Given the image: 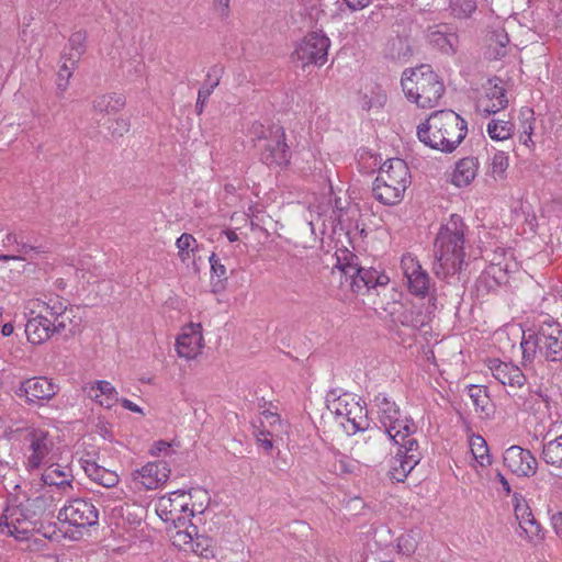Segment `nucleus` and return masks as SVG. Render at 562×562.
Segmentation results:
<instances>
[{"mask_svg":"<svg viewBox=\"0 0 562 562\" xmlns=\"http://www.w3.org/2000/svg\"><path fill=\"white\" fill-rule=\"evenodd\" d=\"M521 407L529 413H542L549 408V397L540 389L529 391L528 395L522 398Z\"/></svg>","mask_w":562,"mask_h":562,"instance_id":"f704fd0d","label":"nucleus"},{"mask_svg":"<svg viewBox=\"0 0 562 562\" xmlns=\"http://www.w3.org/2000/svg\"><path fill=\"white\" fill-rule=\"evenodd\" d=\"M169 475L170 468L167 462H147L132 473V481L139 491H151L161 487Z\"/></svg>","mask_w":562,"mask_h":562,"instance_id":"ddd939ff","label":"nucleus"},{"mask_svg":"<svg viewBox=\"0 0 562 562\" xmlns=\"http://www.w3.org/2000/svg\"><path fill=\"white\" fill-rule=\"evenodd\" d=\"M260 424L262 429L256 432V438L262 449L269 452L273 448L272 437L278 435V428H282L281 419L276 413L263 412L261 414Z\"/></svg>","mask_w":562,"mask_h":562,"instance_id":"cd10ccee","label":"nucleus"},{"mask_svg":"<svg viewBox=\"0 0 562 562\" xmlns=\"http://www.w3.org/2000/svg\"><path fill=\"white\" fill-rule=\"evenodd\" d=\"M337 272L340 274V285L350 289L355 293H366L368 291L367 284L363 282L364 277L361 273V267L353 261L341 263L338 258L336 266Z\"/></svg>","mask_w":562,"mask_h":562,"instance_id":"5701e85b","label":"nucleus"},{"mask_svg":"<svg viewBox=\"0 0 562 562\" xmlns=\"http://www.w3.org/2000/svg\"><path fill=\"white\" fill-rule=\"evenodd\" d=\"M231 0H214V9L222 16H225L228 12Z\"/></svg>","mask_w":562,"mask_h":562,"instance_id":"69168bd1","label":"nucleus"},{"mask_svg":"<svg viewBox=\"0 0 562 562\" xmlns=\"http://www.w3.org/2000/svg\"><path fill=\"white\" fill-rule=\"evenodd\" d=\"M428 42L445 54H454L459 43L457 33L447 25H438L428 30Z\"/></svg>","mask_w":562,"mask_h":562,"instance_id":"bb28decb","label":"nucleus"},{"mask_svg":"<svg viewBox=\"0 0 562 562\" xmlns=\"http://www.w3.org/2000/svg\"><path fill=\"white\" fill-rule=\"evenodd\" d=\"M189 551H192L193 553L205 559L213 558L214 553L212 548V539L203 535H198L196 532Z\"/></svg>","mask_w":562,"mask_h":562,"instance_id":"a19ab883","label":"nucleus"},{"mask_svg":"<svg viewBox=\"0 0 562 562\" xmlns=\"http://www.w3.org/2000/svg\"><path fill=\"white\" fill-rule=\"evenodd\" d=\"M223 72L224 67L222 65H214L209 69L204 83L198 92V99L195 103L198 114L203 112L205 102L214 89L220 85Z\"/></svg>","mask_w":562,"mask_h":562,"instance_id":"c756f323","label":"nucleus"},{"mask_svg":"<svg viewBox=\"0 0 562 562\" xmlns=\"http://www.w3.org/2000/svg\"><path fill=\"white\" fill-rule=\"evenodd\" d=\"M15 252L14 256H22L24 257L23 260H26L27 258H32L31 254H40L42 250L40 247L30 246L20 240V245L15 246Z\"/></svg>","mask_w":562,"mask_h":562,"instance_id":"13d9d810","label":"nucleus"},{"mask_svg":"<svg viewBox=\"0 0 562 562\" xmlns=\"http://www.w3.org/2000/svg\"><path fill=\"white\" fill-rule=\"evenodd\" d=\"M211 265V278L212 282L215 286L223 288L225 281L227 280V270L226 267L222 263L221 259L212 254L209 258Z\"/></svg>","mask_w":562,"mask_h":562,"instance_id":"79ce46f5","label":"nucleus"},{"mask_svg":"<svg viewBox=\"0 0 562 562\" xmlns=\"http://www.w3.org/2000/svg\"><path fill=\"white\" fill-rule=\"evenodd\" d=\"M465 224L461 216L452 214L441 225L435 240V267L437 276L448 277L460 271L464 261Z\"/></svg>","mask_w":562,"mask_h":562,"instance_id":"f03ea898","label":"nucleus"},{"mask_svg":"<svg viewBox=\"0 0 562 562\" xmlns=\"http://www.w3.org/2000/svg\"><path fill=\"white\" fill-rule=\"evenodd\" d=\"M81 318L75 315L72 307H67L55 319H52L53 330L55 334L68 333L75 335L79 330Z\"/></svg>","mask_w":562,"mask_h":562,"instance_id":"2f4dec72","label":"nucleus"},{"mask_svg":"<svg viewBox=\"0 0 562 562\" xmlns=\"http://www.w3.org/2000/svg\"><path fill=\"white\" fill-rule=\"evenodd\" d=\"M79 463L83 469L85 473L95 483L104 486V487H114L120 477L115 471L108 470L101 465H99L90 454L86 457L82 456L79 459Z\"/></svg>","mask_w":562,"mask_h":562,"instance_id":"393cba45","label":"nucleus"},{"mask_svg":"<svg viewBox=\"0 0 562 562\" xmlns=\"http://www.w3.org/2000/svg\"><path fill=\"white\" fill-rule=\"evenodd\" d=\"M401 268L411 293L426 296L430 289V278L419 261L412 254H405L401 259Z\"/></svg>","mask_w":562,"mask_h":562,"instance_id":"2eb2a0df","label":"nucleus"},{"mask_svg":"<svg viewBox=\"0 0 562 562\" xmlns=\"http://www.w3.org/2000/svg\"><path fill=\"white\" fill-rule=\"evenodd\" d=\"M176 347L179 357L194 359L203 347L202 326L195 323L186 326L177 338Z\"/></svg>","mask_w":562,"mask_h":562,"instance_id":"6ab92c4d","label":"nucleus"},{"mask_svg":"<svg viewBox=\"0 0 562 562\" xmlns=\"http://www.w3.org/2000/svg\"><path fill=\"white\" fill-rule=\"evenodd\" d=\"M509 166L508 156L505 151L494 154L491 161V175L495 180L504 179L505 172Z\"/></svg>","mask_w":562,"mask_h":562,"instance_id":"a18cd8bd","label":"nucleus"},{"mask_svg":"<svg viewBox=\"0 0 562 562\" xmlns=\"http://www.w3.org/2000/svg\"><path fill=\"white\" fill-rule=\"evenodd\" d=\"M31 317L25 325L27 340L33 345H40L48 340L55 333L53 330L52 319L40 313Z\"/></svg>","mask_w":562,"mask_h":562,"instance_id":"b1692460","label":"nucleus"},{"mask_svg":"<svg viewBox=\"0 0 562 562\" xmlns=\"http://www.w3.org/2000/svg\"><path fill=\"white\" fill-rule=\"evenodd\" d=\"M83 394L104 408H112L119 401L115 387L105 380L88 382L82 386Z\"/></svg>","mask_w":562,"mask_h":562,"instance_id":"aec40b11","label":"nucleus"},{"mask_svg":"<svg viewBox=\"0 0 562 562\" xmlns=\"http://www.w3.org/2000/svg\"><path fill=\"white\" fill-rule=\"evenodd\" d=\"M479 161L475 157H465L456 164L451 182L459 188L467 187L476 177Z\"/></svg>","mask_w":562,"mask_h":562,"instance_id":"c85d7f7f","label":"nucleus"},{"mask_svg":"<svg viewBox=\"0 0 562 562\" xmlns=\"http://www.w3.org/2000/svg\"><path fill=\"white\" fill-rule=\"evenodd\" d=\"M508 105L506 88L502 79H488L485 94L477 102V110L486 115L495 114Z\"/></svg>","mask_w":562,"mask_h":562,"instance_id":"a211bd4d","label":"nucleus"},{"mask_svg":"<svg viewBox=\"0 0 562 562\" xmlns=\"http://www.w3.org/2000/svg\"><path fill=\"white\" fill-rule=\"evenodd\" d=\"M376 89H378V92L375 93V98L370 99L369 101H364L362 103V109L370 111L373 108H380L383 105V103L386 100V95L384 93H382L379 88H376Z\"/></svg>","mask_w":562,"mask_h":562,"instance_id":"052dcab7","label":"nucleus"},{"mask_svg":"<svg viewBox=\"0 0 562 562\" xmlns=\"http://www.w3.org/2000/svg\"><path fill=\"white\" fill-rule=\"evenodd\" d=\"M0 528L3 533L23 541L33 536L35 524L20 507L14 506L5 509L0 518Z\"/></svg>","mask_w":562,"mask_h":562,"instance_id":"4468645a","label":"nucleus"},{"mask_svg":"<svg viewBox=\"0 0 562 562\" xmlns=\"http://www.w3.org/2000/svg\"><path fill=\"white\" fill-rule=\"evenodd\" d=\"M361 270H362L361 273L364 277L363 282L367 284L368 291L375 286H384L390 281V278L385 273L380 272L374 268L366 269V268L361 267Z\"/></svg>","mask_w":562,"mask_h":562,"instance_id":"c03bdc74","label":"nucleus"},{"mask_svg":"<svg viewBox=\"0 0 562 562\" xmlns=\"http://www.w3.org/2000/svg\"><path fill=\"white\" fill-rule=\"evenodd\" d=\"M58 519L76 527H91L99 522V510L90 501L72 498L60 508Z\"/></svg>","mask_w":562,"mask_h":562,"instance_id":"f8f14e48","label":"nucleus"},{"mask_svg":"<svg viewBox=\"0 0 562 562\" xmlns=\"http://www.w3.org/2000/svg\"><path fill=\"white\" fill-rule=\"evenodd\" d=\"M525 383L526 376L521 369L516 364H513V370L508 372L506 382L503 385H508L510 387H521Z\"/></svg>","mask_w":562,"mask_h":562,"instance_id":"5fc2aeb1","label":"nucleus"},{"mask_svg":"<svg viewBox=\"0 0 562 562\" xmlns=\"http://www.w3.org/2000/svg\"><path fill=\"white\" fill-rule=\"evenodd\" d=\"M290 151L285 143V132L282 126L272 125L270 136L261 148V160L267 165H285L289 162Z\"/></svg>","mask_w":562,"mask_h":562,"instance_id":"dca6fc26","label":"nucleus"},{"mask_svg":"<svg viewBox=\"0 0 562 562\" xmlns=\"http://www.w3.org/2000/svg\"><path fill=\"white\" fill-rule=\"evenodd\" d=\"M469 445L473 458L480 465L484 467L491 463L488 447L483 437L480 435L472 436Z\"/></svg>","mask_w":562,"mask_h":562,"instance_id":"58836bf2","label":"nucleus"},{"mask_svg":"<svg viewBox=\"0 0 562 562\" xmlns=\"http://www.w3.org/2000/svg\"><path fill=\"white\" fill-rule=\"evenodd\" d=\"M173 453L172 443L165 440L155 441L149 449V454L156 458H170Z\"/></svg>","mask_w":562,"mask_h":562,"instance_id":"603ef678","label":"nucleus"},{"mask_svg":"<svg viewBox=\"0 0 562 562\" xmlns=\"http://www.w3.org/2000/svg\"><path fill=\"white\" fill-rule=\"evenodd\" d=\"M182 497H184V491H175L167 495L161 496L156 505V512L164 521H171L179 526L186 525L191 518H184L179 515V506Z\"/></svg>","mask_w":562,"mask_h":562,"instance_id":"412c9836","label":"nucleus"},{"mask_svg":"<svg viewBox=\"0 0 562 562\" xmlns=\"http://www.w3.org/2000/svg\"><path fill=\"white\" fill-rule=\"evenodd\" d=\"M514 513L519 527L527 538L532 539L540 533V525L536 521L527 502L518 494L513 496Z\"/></svg>","mask_w":562,"mask_h":562,"instance_id":"a878e982","label":"nucleus"},{"mask_svg":"<svg viewBox=\"0 0 562 562\" xmlns=\"http://www.w3.org/2000/svg\"><path fill=\"white\" fill-rule=\"evenodd\" d=\"M334 467L339 474H351L359 469V463L345 454H339Z\"/></svg>","mask_w":562,"mask_h":562,"instance_id":"09e8293b","label":"nucleus"},{"mask_svg":"<svg viewBox=\"0 0 562 562\" xmlns=\"http://www.w3.org/2000/svg\"><path fill=\"white\" fill-rule=\"evenodd\" d=\"M504 465L518 476H531L537 471V459L519 446L507 448L503 454Z\"/></svg>","mask_w":562,"mask_h":562,"instance_id":"f3484780","label":"nucleus"},{"mask_svg":"<svg viewBox=\"0 0 562 562\" xmlns=\"http://www.w3.org/2000/svg\"><path fill=\"white\" fill-rule=\"evenodd\" d=\"M398 447L396 454L391 460L389 476L392 481L401 483L420 462L422 452L416 439H408Z\"/></svg>","mask_w":562,"mask_h":562,"instance_id":"9d476101","label":"nucleus"},{"mask_svg":"<svg viewBox=\"0 0 562 562\" xmlns=\"http://www.w3.org/2000/svg\"><path fill=\"white\" fill-rule=\"evenodd\" d=\"M373 402L384 432L395 445L402 446L408 439H414L412 436L417 430L416 424L394 401L386 394L379 393Z\"/></svg>","mask_w":562,"mask_h":562,"instance_id":"0eeeda50","label":"nucleus"},{"mask_svg":"<svg viewBox=\"0 0 562 562\" xmlns=\"http://www.w3.org/2000/svg\"><path fill=\"white\" fill-rule=\"evenodd\" d=\"M401 85L406 98L424 109L436 106L445 92L443 83L429 65L406 69Z\"/></svg>","mask_w":562,"mask_h":562,"instance_id":"7ed1b4c3","label":"nucleus"},{"mask_svg":"<svg viewBox=\"0 0 562 562\" xmlns=\"http://www.w3.org/2000/svg\"><path fill=\"white\" fill-rule=\"evenodd\" d=\"M467 122L452 110L436 111L418 125L417 137L426 146L452 153L467 136Z\"/></svg>","mask_w":562,"mask_h":562,"instance_id":"f257e3e1","label":"nucleus"},{"mask_svg":"<svg viewBox=\"0 0 562 562\" xmlns=\"http://www.w3.org/2000/svg\"><path fill=\"white\" fill-rule=\"evenodd\" d=\"M42 471L41 480L45 485L56 486L65 494L74 490L72 475L67 467H63L53 461L45 465Z\"/></svg>","mask_w":562,"mask_h":562,"instance_id":"4be33fe9","label":"nucleus"},{"mask_svg":"<svg viewBox=\"0 0 562 562\" xmlns=\"http://www.w3.org/2000/svg\"><path fill=\"white\" fill-rule=\"evenodd\" d=\"M508 43V37L506 34L499 33L494 34L490 38V43L486 49V57L490 59H501L506 55V45Z\"/></svg>","mask_w":562,"mask_h":562,"instance_id":"ea45409f","label":"nucleus"},{"mask_svg":"<svg viewBox=\"0 0 562 562\" xmlns=\"http://www.w3.org/2000/svg\"><path fill=\"white\" fill-rule=\"evenodd\" d=\"M490 369L492 371L493 376L504 384L507 379V374L510 370H513V363L502 362L498 359L491 360Z\"/></svg>","mask_w":562,"mask_h":562,"instance_id":"8fccbe9b","label":"nucleus"},{"mask_svg":"<svg viewBox=\"0 0 562 562\" xmlns=\"http://www.w3.org/2000/svg\"><path fill=\"white\" fill-rule=\"evenodd\" d=\"M521 116L524 117L522 124H521V132L525 134L532 135L533 133V111L530 109H527L521 112Z\"/></svg>","mask_w":562,"mask_h":562,"instance_id":"bf43d9fd","label":"nucleus"},{"mask_svg":"<svg viewBox=\"0 0 562 562\" xmlns=\"http://www.w3.org/2000/svg\"><path fill=\"white\" fill-rule=\"evenodd\" d=\"M329 46L330 41L326 35L312 32L297 44L294 56L303 66H323L327 61Z\"/></svg>","mask_w":562,"mask_h":562,"instance_id":"9b49d317","label":"nucleus"},{"mask_svg":"<svg viewBox=\"0 0 562 562\" xmlns=\"http://www.w3.org/2000/svg\"><path fill=\"white\" fill-rule=\"evenodd\" d=\"M78 61H72L67 58L60 66L57 78V87L60 91H65L68 87L69 79L72 76V71L76 68Z\"/></svg>","mask_w":562,"mask_h":562,"instance_id":"de8ad7c7","label":"nucleus"},{"mask_svg":"<svg viewBox=\"0 0 562 562\" xmlns=\"http://www.w3.org/2000/svg\"><path fill=\"white\" fill-rule=\"evenodd\" d=\"M551 522L555 532L562 537V510L552 515Z\"/></svg>","mask_w":562,"mask_h":562,"instance_id":"338daca9","label":"nucleus"},{"mask_svg":"<svg viewBox=\"0 0 562 562\" xmlns=\"http://www.w3.org/2000/svg\"><path fill=\"white\" fill-rule=\"evenodd\" d=\"M349 10L359 11L370 5L373 0H342Z\"/></svg>","mask_w":562,"mask_h":562,"instance_id":"e2e57ef3","label":"nucleus"},{"mask_svg":"<svg viewBox=\"0 0 562 562\" xmlns=\"http://www.w3.org/2000/svg\"><path fill=\"white\" fill-rule=\"evenodd\" d=\"M542 460L557 469H562V434L542 447Z\"/></svg>","mask_w":562,"mask_h":562,"instance_id":"72a5a7b5","label":"nucleus"},{"mask_svg":"<svg viewBox=\"0 0 562 562\" xmlns=\"http://www.w3.org/2000/svg\"><path fill=\"white\" fill-rule=\"evenodd\" d=\"M126 100L122 93H105L97 95L92 101V108L98 113L112 114L125 106Z\"/></svg>","mask_w":562,"mask_h":562,"instance_id":"7c9ffc66","label":"nucleus"},{"mask_svg":"<svg viewBox=\"0 0 562 562\" xmlns=\"http://www.w3.org/2000/svg\"><path fill=\"white\" fill-rule=\"evenodd\" d=\"M411 183V173L406 162L400 158L386 160L373 182V196L385 205L400 203Z\"/></svg>","mask_w":562,"mask_h":562,"instance_id":"20e7f679","label":"nucleus"},{"mask_svg":"<svg viewBox=\"0 0 562 562\" xmlns=\"http://www.w3.org/2000/svg\"><path fill=\"white\" fill-rule=\"evenodd\" d=\"M20 245V240L16 234L8 233L2 239V246L4 248L15 247Z\"/></svg>","mask_w":562,"mask_h":562,"instance_id":"0e129e2a","label":"nucleus"},{"mask_svg":"<svg viewBox=\"0 0 562 562\" xmlns=\"http://www.w3.org/2000/svg\"><path fill=\"white\" fill-rule=\"evenodd\" d=\"M86 34L83 32H76L69 38V60L79 61L85 50Z\"/></svg>","mask_w":562,"mask_h":562,"instance_id":"49530a36","label":"nucleus"},{"mask_svg":"<svg viewBox=\"0 0 562 562\" xmlns=\"http://www.w3.org/2000/svg\"><path fill=\"white\" fill-rule=\"evenodd\" d=\"M328 409L340 419L348 434L363 431L369 426L368 412L350 393L327 401Z\"/></svg>","mask_w":562,"mask_h":562,"instance_id":"6e6552de","label":"nucleus"},{"mask_svg":"<svg viewBox=\"0 0 562 562\" xmlns=\"http://www.w3.org/2000/svg\"><path fill=\"white\" fill-rule=\"evenodd\" d=\"M328 210H329L328 206H326V207H323L321 205L312 206L310 209V213H311L310 225L313 226L315 220L318 221V220H322L323 217H325L327 215Z\"/></svg>","mask_w":562,"mask_h":562,"instance_id":"680f3d73","label":"nucleus"},{"mask_svg":"<svg viewBox=\"0 0 562 562\" xmlns=\"http://www.w3.org/2000/svg\"><path fill=\"white\" fill-rule=\"evenodd\" d=\"M270 131L271 126L266 127L263 124L255 122L249 128V135L251 136L252 140H267L270 136Z\"/></svg>","mask_w":562,"mask_h":562,"instance_id":"4d7b16f0","label":"nucleus"},{"mask_svg":"<svg viewBox=\"0 0 562 562\" xmlns=\"http://www.w3.org/2000/svg\"><path fill=\"white\" fill-rule=\"evenodd\" d=\"M486 131L492 139L506 140L512 136L514 125L509 121L494 119L488 122Z\"/></svg>","mask_w":562,"mask_h":562,"instance_id":"e433bc0d","label":"nucleus"},{"mask_svg":"<svg viewBox=\"0 0 562 562\" xmlns=\"http://www.w3.org/2000/svg\"><path fill=\"white\" fill-rule=\"evenodd\" d=\"M469 394L476 409L484 411L485 404L487 403L485 390L480 386L472 385L469 390Z\"/></svg>","mask_w":562,"mask_h":562,"instance_id":"6e6d98bb","label":"nucleus"},{"mask_svg":"<svg viewBox=\"0 0 562 562\" xmlns=\"http://www.w3.org/2000/svg\"><path fill=\"white\" fill-rule=\"evenodd\" d=\"M452 14L458 19H467L476 10V0H450Z\"/></svg>","mask_w":562,"mask_h":562,"instance_id":"37998d69","label":"nucleus"},{"mask_svg":"<svg viewBox=\"0 0 562 562\" xmlns=\"http://www.w3.org/2000/svg\"><path fill=\"white\" fill-rule=\"evenodd\" d=\"M196 533V528L192 526V530H179L173 535V544L181 550L188 551L192 544L193 538Z\"/></svg>","mask_w":562,"mask_h":562,"instance_id":"3c124183","label":"nucleus"},{"mask_svg":"<svg viewBox=\"0 0 562 562\" xmlns=\"http://www.w3.org/2000/svg\"><path fill=\"white\" fill-rule=\"evenodd\" d=\"M520 347L525 367L537 358L562 361V330L558 326L547 325L541 326L538 331H524Z\"/></svg>","mask_w":562,"mask_h":562,"instance_id":"39448f33","label":"nucleus"},{"mask_svg":"<svg viewBox=\"0 0 562 562\" xmlns=\"http://www.w3.org/2000/svg\"><path fill=\"white\" fill-rule=\"evenodd\" d=\"M60 454L58 437L41 427L27 428L23 438V465L27 472L41 471Z\"/></svg>","mask_w":562,"mask_h":562,"instance_id":"423d86ee","label":"nucleus"},{"mask_svg":"<svg viewBox=\"0 0 562 562\" xmlns=\"http://www.w3.org/2000/svg\"><path fill=\"white\" fill-rule=\"evenodd\" d=\"M130 120L127 117L120 116L110 122L106 128L113 137H122L130 131Z\"/></svg>","mask_w":562,"mask_h":562,"instance_id":"864d4df0","label":"nucleus"},{"mask_svg":"<svg viewBox=\"0 0 562 562\" xmlns=\"http://www.w3.org/2000/svg\"><path fill=\"white\" fill-rule=\"evenodd\" d=\"M187 494L190 497L191 509L184 518H192L195 514H202L210 502L209 493L203 488H193Z\"/></svg>","mask_w":562,"mask_h":562,"instance_id":"4c0bfd02","label":"nucleus"},{"mask_svg":"<svg viewBox=\"0 0 562 562\" xmlns=\"http://www.w3.org/2000/svg\"><path fill=\"white\" fill-rule=\"evenodd\" d=\"M32 305L31 314L40 313V310H42L43 314L50 319H55L58 314L68 307L66 301L59 296H50L47 301L35 300Z\"/></svg>","mask_w":562,"mask_h":562,"instance_id":"473e14b6","label":"nucleus"},{"mask_svg":"<svg viewBox=\"0 0 562 562\" xmlns=\"http://www.w3.org/2000/svg\"><path fill=\"white\" fill-rule=\"evenodd\" d=\"M121 405L131 412L137 413V414H144L142 407H139L137 404L133 403L132 401L127 398H122L119 401Z\"/></svg>","mask_w":562,"mask_h":562,"instance_id":"774afa93","label":"nucleus"},{"mask_svg":"<svg viewBox=\"0 0 562 562\" xmlns=\"http://www.w3.org/2000/svg\"><path fill=\"white\" fill-rule=\"evenodd\" d=\"M176 247L178 249L179 259L182 262H188L191 259V255L198 251L199 244L193 235L183 233L177 238Z\"/></svg>","mask_w":562,"mask_h":562,"instance_id":"c9c22d12","label":"nucleus"},{"mask_svg":"<svg viewBox=\"0 0 562 562\" xmlns=\"http://www.w3.org/2000/svg\"><path fill=\"white\" fill-rule=\"evenodd\" d=\"M59 392V385L46 376H32L22 380L14 394L29 405L43 406Z\"/></svg>","mask_w":562,"mask_h":562,"instance_id":"1a4fd4ad","label":"nucleus"}]
</instances>
